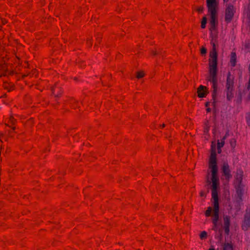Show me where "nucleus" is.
<instances>
[{
  "label": "nucleus",
  "instance_id": "obj_32",
  "mask_svg": "<svg viewBox=\"0 0 250 250\" xmlns=\"http://www.w3.org/2000/svg\"><path fill=\"white\" fill-rule=\"evenodd\" d=\"M229 0H223L224 3H227Z\"/></svg>",
  "mask_w": 250,
  "mask_h": 250
},
{
  "label": "nucleus",
  "instance_id": "obj_16",
  "mask_svg": "<svg viewBox=\"0 0 250 250\" xmlns=\"http://www.w3.org/2000/svg\"><path fill=\"white\" fill-rule=\"evenodd\" d=\"M247 17L248 18V25L250 29V0L248 6L247 10L246 11Z\"/></svg>",
  "mask_w": 250,
  "mask_h": 250
},
{
  "label": "nucleus",
  "instance_id": "obj_19",
  "mask_svg": "<svg viewBox=\"0 0 250 250\" xmlns=\"http://www.w3.org/2000/svg\"><path fill=\"white\" fill-rule=\"evenodd\" d=\"M212 211V208L210 207L208 208V209L205 212V215L207 217H209L211 215V213Z\"/></svg>",
  "mask_w": 250,
  "mask_h": 250
},
{
  "label": "nucleus",
  "instance_id": "obj_35",
  "mask_svg": "<svg viewBox=\"0 0 250 250\" xmlns=\"http://www.w3.org/2000/svg\"><path fill=\"white\" fill-rule=\"evenodd\" d=\"M209 250H215L214 248H210Z\"/></svg>",
  "mask_w": 250,
  "mask_h": 250
},
{
  "label": "nucleus",
  "instance_id": "obj_36",
  "mask_svg": "<svg viewBox=\"0 0 250 250\" xmlns=\"http://www.w3.org/2000/svg\"><path fill=\"white\" fill-rule=\"evenodd\" d=\"M162 127H165V124H163V125Z\"/></svg>",
  "mask_w": 250,
  "mask_h": 250
},
{
  "label": "nucleus",
  "instance_id": "obj_5",
  "mask_svg": "<svg viewBox=\"0 0 250 250\" xmlns=\"http://www.w3.org/2000/svg\"><path fill=\"white\" fill-rule=\"evenodd\" d=\"M212 49L210 52V59L209 60V70L218 71L217 70V53L216 50L215 44L211 42Z\"/></svg>",
  "mask_w": 250,
  "mask_h": 250
},
{
  "label": "nucleus",
  "instance_id": "obj_30",
  "mask_svg": "<svg viewBox=\"0 0 250 250\" xmlns=\"http://www.w3.org/2000/svg\"><path fill=\"white\" fill-rule=\"evenodd\" d=\"M158 54L157 52L156 51H153V55H156L157 54Z\"/></svg>",
  "mask_w": 250,
  "mask_h": 250
},
{
  "label": "nucleus",
  "instance_id": "obj_3",
  "mask_svg": "<svg viewBox=\"0 0 250 250\" xmlns=\"http://www.w3.org/2000/svg\"><path fill=\"white\" fill-rule=\"evenodd\" d=\"M208 81L212 83V88L213 89L212 93V99L213 100L212 105L215 107L216 105V98L218 91V78L217 71L209 70V75L208 78Z\"/></svg>",
  "mask_w": 250,
  "mask_h": 250
},
{
  "label": "nucleus",
  "instance_id": "obj_7",
  "mask_svg": "<svg viewBox=\"0 0 250 250\" xmlns=\"http://www.w3.org/2000/svg\"><path fill=\"white\" fill-rule=\"evenodd\" d=\"M241 228L244 231H247L250 228V207L246 209Z\"/></svg>",
  "mask_w": 250,
  "mask_h": 250
},
{
  "label": "nucleus",
  "instance_id": "obj_6",
  "mask_svg": "<svg viewBox=\"0 0 250 250\" xmlns=\"http://www.w3.org/2000/svg\"><path fill=\"white\" fill-rule=\"evenodd\" d=\"M222 176L221 179L222 180H225L227 183L229 182L232 178V175L231 173V170L229 166L227 161H224L221 167Z\"/></svg>",
  "mask_w": 250,
  "mask_h": 250
},
{
  "label": "nucleus",
  "instance_id": "obj_8",
  "mask_svg": "<svg viewBox=\"0 0 250 250\" xmlns=\"http://www.w3.org/2000/svg\"><path fill=\"white\" fill-rule=\"evenodd\" d=\"M235 11L234 6L231 4H229L226 9L225 21L227 23L230 22L233 16Z\"/></svg>",
  "mask_w": 250,
  "mask_h": 250
},
{
  "label": "nucleus",
  "instance_id": "obj_20",
  "mask_svg": "<svg viewBox=\"0 0 250 250\" xmlns=\"http://www.w3.org/2000/svg\"><path fill=\"white\" fill-rule=\"evenodd\" d=\"M246 121L248 126L250 127V113H248L246 117Z\"/></svg>",
  "mask_w": 250,
  "mask_h": 250
},
{
  "label": "nucleus",
  "instance_id": "obj_34",
  "mask_svg": "<svg viewBox=\"0 0 250 250\" xmlns=\"http://www.w3.org/2000/svg\"><path fill=\"white\" fill-rule=\"evenodd\" d=\"M6 97V94H4V95H3L2 96H1V98H5V97Z\"/></svg>",
  "mask_w": 250,
  "mask_h": 250
},
{
  "label": "nucleus",
  "instance_id": "obj_4",
  "mask_svg": "<svg viewBox=\"0 0 250 250\" xmlns=\"http://www.w3.org/2000/svg\"><path fill=\"white\" fill-rule=\"evenodd\" d=\"M214 0H208V5L207 7L208 8V11L210 15V20L209 21V24L210 25V29L214 30L216 28V26L217 24V11H216V6H214L213 3Z\"/></svg>",
  "mask_w": 250,
  "mask_h": 250
},
{
  "label": "nucleus",
  "instance_id": "obj_22",
  "mask_svg": "<svg viewBox=\"0 0 250 250\" xmlns=\"http://www.w3.org/2000/svg\"><path fill=\"white\" fill-rule=\"evenodd\" d=\"M207 236V233L205 231H202L201 234H200V238L201 239H203L205 238H206Z\"/></svg>",
  "mask_w": 250,
  "mask_h": 250
},
{
  "label": "nucleus",
  "instance_id": "obj_9",
  "mask_svg": "<svg viewBox=\"0 0 250 250\" xmlns=\"http://www.w3.org/2000/svg\"><path fill=\"white\" fill-rule=\"evenodd\" d=\"M237 179L239 181V183L236 187V194L239 200L241 201H242V197L244 193L243 186L242 184V175H240V176L237 178Z\"/></svg>",
  "mask_w": 250,
  "mask_h": 250
},
{
  "label": "nucleus",
  "instance_id": "obj_24",
  "mask_svg": "<svg viewBox=\"0 0 250 250\" xmlns=\"http://www.w3.org/2000/svg\"><path fill=\"white\" fill-rule=\"evenodd\" d=\"M9 122L12 125H14L16 122V120L13 117L11 116L9 118Z\"/></svg>",
  "mask_w": 250,
  "mask_h": 250
},
{
  "label": "nucleus",
  "instance_id": "obj_28",
  "mask_svg": "<svg viewBox=\"0 0 250 250\" xmlns=\"http://www.w3.org/2000/svg\"><path fill=\"white\" fill-rule=\"evenodd\" d=\"M217 152L218 154H220L222 152L221 148H217Z\"/></svg>",
  "mask_w": 250,
  "mask_h": 250
},
{
  "label": "nucleus",
  "instance_id": "obj_1",
  "mask_svg": "<svg viewBox=\"0 0 250 250\" xmlns=\"http://www.w3.org/2000/svg\"><path fill=\"white\" fill-rule=\"evenodd\" d=\"M209 167L211 169V181L208 180L209 184L211 183V196L213 200V213L212 222L216 225L219 219V204L218 197V189H219V179L217 175L218 167L217 165L216 152L215 146L211 145V152L209 159Z\"/></svg>",
  "mask_w": 250,
  "mask_h": 250
},
{
  "label": "nucleus",
  "instance_id": "obj_29",
  "mask_svg": "<svg viewBox=\"0 0 250 250\" xmlns=\"http://www.w3.org/2000/svg\"><path fill=\"white\" fill-rule=\"evenodd\" d=\"M207 112H210L211 110V108L209 107H208L206 109Z\"/></svg>",
  "mask_w": 250,
  "mask_h": 250
},
{
  "label": "nucleus",
  "instance_id": "obj_2",
  "mask_svg": "<svg viewBox=\"0 0 250 250\" xmlns=\"http://www.w3.org/2000/svg\"><path fill=\"white\" fill-rule=\"evenodd\" d=\"M234 76L229 72L227 74L225 92L227 100L230 101L234 97Z\"/></svg>",
  "mask_w": 250,
  "mask_h": 250
},
{
  "label": "nucleus",
  "instance_id": "obj_25",
  "mask_svg": "<svg viewBox=\"0 0 250 250\" xmlns=\"http://www.w3.org/2000/svg\"><path fill=\"white\" fill-rule=\"evenodd\" d=\"M245 47L246 49H250V42H246L245 43Z\"/></svg>",
  "mask_w": 250,
  "mask_h": 250
},
{
  "label": "nucleus",
  "instance_id": "obj_23",
  "mask_svg": "<svg viewBox=\"0 0 250 250\" xmlns=\"http://www.w3.org/2000/svg\"><path fill=\"white\" fill-rule=\"evenodd\" d=\"M229 130H228L225 134V135L222 137V139L224 140H226V139L229 136Z\"/></svg>",
  "mask_w": 250,
  "mask_h": 250
},
{
  "label": "nucleus",
  "instance_id": "obj_10",
  "mask_svg": "<svg viewBox=\"0 0 250 250\" xmlns=\"http://www.w3.org/2000/svg\"><path fill=\"white\" fill-rule=\"evenodd\" d=\"M224 229L225 233L229 235L230 232V217L229 215L223 216Z\"/></svg>",
  "mask_w": 250,
  "mask_h": 250
},
{
  "label": "nucleus",
  "instance_id": "obj_14",
  "mask_svg": "<svg viewBox=\"0 0 250 250\" xmlns=\"http://www.w3.org/2000/svg\"><path fill=\"white\" fill-rule=\"evenodd\" d=\"M229 144L231 147V151L232 152H234L236 145V140L234 138H231L229 141Z\"/></svg>",
  "mask_w": 250,
  "mask_h": 250
},
{
  "label": "nucleus",
  "instance_id": "obj_17",
  "mask_svg": "<svg viewBox=\"0 0 250 250\" xmlns=\"http://www.w3.org/2000/svg\"><path fill=\"white\" fill-rule=\"evenodd\" d=\"M225 144V141L221 139V141L219 140H217V148H221L224 146Z\"/></svg>",
  "mask_w": 250,
  "mask_h": 250
},
{
  "label": "nucleus",
  "instance_id": "obj_18",
  "mask_svg": "<svg viewBox=\"0 0 250 250\" xmlns=\"http://www.w3.org/2000/svg\"><path fill=\"white\" fill-rule=\"evenodd\" d=\"M207 20L206 17H204L203 18V20L201 22V26L202 28L204 29L206 27V24H207Z\"/></svg>",
  "mask_w": 250,
  "mask_h": 250
},
{
  "label": "nucleus",
  "instance_id": "obj_31",
  "mask_svg": "<svg viewBox=\"0 0 250 250\" xmlns=\"http://www.w3.org/2000/svg\"><path fill=\"white\" fill-rule=\"evenodd\" d=\"M209 104H210V103H209V102H207V103H206V104H205L206 106V107H208V106H209Z\"/></svg>",
  "mask_w": 250,
  "mask_h": 250
},
{
  "label": "nucleus",
  "instance_id": "obj_15",
  "mask_svg": "<svg viewBox=\"0 0 250 250\" xmlns=\"http://www.w3.org/2000/svg\"><path fill=\"white\" fill-rule=\"evenodd\" d=\"M223 250H234V245L231 243H225L223 247Z\"/></svg>",
  "mask_w": 250,
  "mask_h": 250
},
{
  "label": "nucleus",
  "instance_id": "obj_12",
  "mask_svg": "<svg viewBox=\"0 0 250 250\" xmlns=\"http://www.w3.org/2000/svg\"><path fill=\"white\" fill-rule=\"evenodd\" d=\"M52 92L55 96L58 97H61L62 94V91L58 84H56L55 86L52 87Z\"/></svg>",
  "mask_w": 250,
  "mask_h": 250
},
{
  "label": "nucleus",
  "instance_id": "obj_26",
  "mask_svg": "<svg viewBox=\"0 0 250 250\" xmlns=\"http://www.w3.org/2000/svg\"><path fill=\"white\" fill-rule=\"evenodd\" d=\"M207 53V49L205 48H202L201 50V53L202 55L206 54Z\"/></svg>",
  "mask_w": 250,
  "mask_h": 250
},
{
  "label": "nucleus",
  "instance_id": "obj_27",
  "mask_svg": "<svg viewBox=\"0 0 250 250\" xmlns=\"http://www.w3.org/2000/svg\"><path fill=\"white\" fill-rule=\"evenodd\" d=\"M212 229L215 231L218 230V223H217L216 225L213 224V227Z\"/></svg>",
  "mask_w": 250,
  "mask_h": 250
},
{
  "label": "nucleus",
  "instance_id": "obj_21",
  "mask_svg": "<svg viewBox=\"0 0 250 250\" xmlns=\"http://www.w3.org/2000/svg\"><path fill=\"white\" fill-rule=\"evenodd\" d=\"M144 73H143V72L139 71V72H137V78L138 79L142 78V77H144Z\"/></svg>",
  "mask_w": 250,
  "mask_h": 250
},
{
  "label": "nucleus",
  "instance_id": "obj_11",
  "mask_svg": "<svg viewBox=\"0 0 250 250\" xmlns=\"http://www.w3.org/2000/svg\"><path fill=\"white\" fill-rule=\"evenodd\" d=\"M197 93L199 97L204 98L208 93L207 87L205 86L201 85L197 90Z\"/></svg>",
  "mask_w": 250,
  "mask_h": 250
},
{
  "label": "nucleus",
  "instance_id": "obj_13",
  "mask_svg": "<svg viewBox=\"0 0 250 250\" xmlns=\"http://www.w3.org/2000/svg\"><path fill=\"white\" fill-rule=\"evenodd\" d=\"M236 54L235 52H231L230 55V64L231 66L234 67L236 63Z\"/></svg>",
  "mask_w": 250,
  "mask_h": 250
},
{
  "label": "nucleus",
  "instance_id": "obj_33",
  "mask_svg": "<svg viewBox=\"0 0 250 250\" xmlns=\"http://www.w3.org/2000/svg\"><path fill=\"white\" fill-rule=\"evenodd\" d=\"M201 196H204V193L203 192H201Z\"/></svg>",
  "mask_w": 250,
  "mask_h": 250
}]
</instances>
